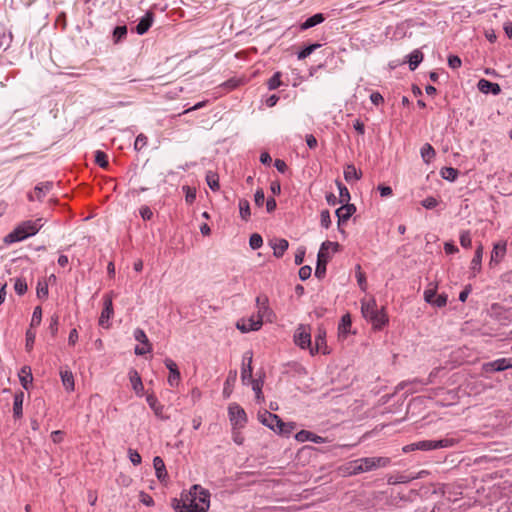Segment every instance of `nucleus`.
<instances>
[{
    "label": "nucleus",
    "mask_w": 512,
    "mask_h": 512,
    "mask_svg": "<svg viewBox=\"0 0 512 512\" xmlns=\"http://www.w3.org/2000/svg\"><path fill=\"white\" fill-rule=\"evenodd\" d=\"M134 338L136 341L140 342L141 344L145 345V348H140L139 345L135 347V354L136 355H145L147 353H150L152 351V345L145 333V331L141 328H136L134 330Z\"/></svg>",
    "instance_id": "nucleus-12"
},
{
    "label": "nucleus",
    "mask_w": 512,
    "mask_h": 512,
    "mask_svg": "<svg viewBox=\"0 0 512 512\" xmlns=\"http://www.w3.org/2000/svg\"><path fill=\"white\" fill-rule=\"evenodd\" d=\"M390 463L386 457H366L360 458L350 463L351 473L358 474L374 470L379 467H385Z\"/></svg>",
    "instance_id": "nucleus-3"
},
{
    "label": "nucleus",
    "mask_w": 512,
    "mask_h": 512,
    "mask_svg": "<svg viewBox=\"0 0 512 512\" xmlns=\"http://www.w3.org/2000/svg\"><path fill=\"white\" fill-rule=\"evenodd\" d=\"M153 466H154L157 478L160 481H164L167 478V471H166V467H165V464H164V461L162 460V458L159 456H156L153 459Z\"/></svg>",
    "instance_id": "nucleus-32"
},
{
    "label": "nucleus",
    "mask_w": 512,
    "mask_h": 512,
    "mask_svg": "<svg viewBox=\"0 0 512 512\" xmlns=\"http://www.w3.org/2000/svg\"><path fill=\"white\" fill-rule=\"evenodd\" d=\"M356 212V207L353 204H344L336 210V216L338 218V226L340 227L343 223L347 222L350 217Z\"/></svg>",
    "instance_id": "nucleus-16"
},
{
    "label": "nucleus",
    "mask_w": 512,
    "mask_h": 512,
    "mask_svg": "<svg viewBox=\"0 0 512 512\" xmlns=\"http://www.w3.org/2000/svg\"><path fill=\"white\" fill-rule=\"evenodd\" d=\"M60 377L62 384L67 392H73L75 390L74 375L69 369H61Z\"/></svg>",
    "instance_id": "nucleus-24"
},
{
    "label": "nucleus",
    "mask_w": 512,
    "mask_h": 512,
    "mask_svg": "<svg viewBox=\"0 0 512 512\" xmlns=\"http://www.w3.org/2000/svg\"><path fill=\"white\" fill-rule=\"evenodd\" d=\"M35 339H36L35 329L28 328L26 331V339H25V349L27 352H31L33 350Z\"/></svg>",
    "instance_id": "nucleus-40"
},
{
    "label": "nucleus",
    "mask_w": 512,
    "mask_h": 512,
    "mask_svg": "<svg viewBox=\"0 0 512 512\" xmlns=\"http://www.w3.org/2000/svg\"><path fill=\"white\" fill-rule=\"evenodd\" d=\"M311 327L309 325L300 324L293 334V341L299 348L308 349L311 353Z\"/></svg>",
    "instance_id": "nucleus-6"
},
{
    "label": "nucleus",
    "mask_w": 512,
    "mask_h": 512,
    "mask_svg": "<svg viewBox=\"0 0 512 512\" xmlns=\"http://www.w3.org/2000/svg\"><path fill=\"white\" fill-rule=\"evenodd\" d=\"M147 144V137L143 134H139L136 137L134 147L136 150L142 149Z\"/></svg>",
    "instance_id": "nucleus-64"
},
{
    "label": "nucleus",
    "mask_w": 512,
    "mask_h": 512,
    "mask_svg": "<svg viewBox=\"0 0 512 512\" xmlns=\"http://www.w3.org/2000/svg\"><path fill=\"white\" fill-rule=\"evenodd\" d=\"M361 175L362 173L353 164L344 167V178L347 182L357 181L361 178Z\"/></svg>",
    "instance_id": "nucleus-33"
},
{
    "label": "nucleus",
    "mask_w": 512,
    "mask_h": 512,
    "mask_svg": "<svg viewBox=\"0 0 512 512\" xmlns=\"http://www.w3.org/2000/svg\"><path fill=\"white\" fill-rule=\"evenodd\" d=\"M250 384L252 385V389L254 390V392L256 394L257 400H260V398L263 396L262 395L263 383L260 380L252 379V381H250Z\"/></svg>",
    "instance_id": "nucleus-54"
},
{
    "label": "nucleus",
    "mask_w": 512,
    "mask_h": 512,
    "mask_svg": "<svg viewBox=\"0 0 512 512\" xmlns=\"http://www.w3.org/2000/svg\"><path fill=\"white\" fill-rule=\"evenodd\" d=\"M238 206H239L240 217L242 218V220L248 221L251 216L250 204H249L248 200L240 199Z\"/></svg>",
    "instance_id": "nucleus-38"
},
{
    "label": "nucleus",
    "mask_w": 512,
    "mask_h": 512,
    "mask_svg": "<svg viewBox=\"0 0 512 512\" xmlns=\"http://www.w3.org/2000/svg\"><path fill=\"white\" fill-rule=\"evenodd\" d=\"M256 315L262 323H274L276 321V314L270 308L267 296L260 295L256 298Z\"/></svg>",
    "instance_id": "nucleus-4"
},
{
    "label": "nucleus",
    "mask_w": 512,
    "mask_h": 512,
    "mask_svg": "<svg viewBox=\"0 0 512 512\" xmlns=\"http://www.w3.org/2000/svg\"><path fill=\"white\" fill-rule=\"evenodd\" d=\"M43 225V218L23 221L6 236L5 241L8 243L21 242L31 236L36 235L43 227Z\"/></svg>",
    "instance_id": "nucleus-2"
},
{
    "label": "nucleus",
    "mask_w": 512,
    "mask_h": 512,
    "mask_svg": "<svg viewBox=\"0 0 512 512\" xmlns=\"http://www.w3.org/2000/svg\"><path fill=\"white\" fill-rule=\"evenodd\" d=\"M153 21H154V14L150 11L146 12V14L139 20V22L136 26V32L139 35L145 34L152 26Z\"/></svg>",
    "instance_id": "nucleus-22"
},
{
    "label": "nucleus",
    "mask_w": 512,
    "mask_h": 512,
    "mask_svg": "<svg viewBox=\"0 0 512 512\" xmlns=\"http://www.w3.org/2000/svg\"><path fill=\"white\" fill-rule=\"evenodd\" d=\"M181 381L180 371L169 372L167 382L171 387H177Z\"/></svg>",
    "instance_id": "nucleus-50"
},
{
    "label": "nucleus",
    "mask_w": 512,
    "mask_h": 512,
    "mask_svg": "<svg viewBox=\"0 0 512 512\" xmlns=\"http://www.w3.org/2000/svg\"><path fill=\"white\" fill-rule=\"evenodd\" d=\"M478 89L482 93H492L494 95L499 94L501 91L500 86L497 83L490 82L486 79L479 80Z\"/></svg>",
    "instance_id": "nucleus-28"
},
{
    "label": "nucleus",
    "mask_w": 512,
    "mask_h": 512,
    "mask_svg": "<svg viewBox=\"0 0 512 512\" xmlns=\"http://www.w3.org/2000/svg\"><path fill=\"white\" fill-rule=\"evenodd\" d=\"M114 315L113 299L111 294H105L103 296V309L99 317V325L103 328L110 327V319Z\"/></svg>",
    "instance_id": "nucleus-8"
},
{
    "label": "nucleus",
    "mask_w": 512,
    "mask_h": 512,
    "mask_svg": "<svg viewBox=\"0 0 512 512\" xmlns=\"http://www.w3.org/2000/svg\"><path fill=\"white\" fill-rule=\"evenodd\" d=\"M321 46L319 43H314L309 46H306L301 51L298 52L297 57L299 60H304L308 56H310L316 49Z\"/></svg>",
    "instance_id": "nucleus-43"
},
{
    "label": "nucleus",
    "mask_w": 512,
    "mask_h": 512,
    "mask_svg": "<svg viewBox=\"0 0 512 512\" xmlns=\"http://www.w3.org/2000/svg\"><path fill=\"white\" fill-rule=\"evenodd\" d=\"M228 416L232 428L243 429L247 424V414L245 410L237 403L229 404Z\"/></svg>",
    "instance_id": "nucleus-5"
},
{
    "label": "nucleus",
    "mask_w": 512,
    "mask_h": 512,
    "mask_svg": "<svg viewBox=\"0 0 512 512\" xmlns=\"http://www.w3.org/2000/svg\"><path fill=\"white\" fill-rule=\"evenodd\" d=\"M421 157L426 164H429L435 157V149L429 143L424 144L420 150Z\"/></svg>",
    "instance_id": "nucleus-36"
},
{
    "label": "nucleus",
    "mask_w": 512,
    "mask_h": 512,
    "mask_svg": "<svg viewBox=\"0 0 512 512\" xmlns=\"http://www.w3.org/2000/svg\"><path fill=\"white\" fill-rule=\"evenodd\" d=\"M483 246L479 244L475 250L474 256L470 263V271L473 277L480 273L482 269Z\"/></svg>",
    "instance_id": "nucleus-17"
},
{
    "label": "nucleus",
    "mask_w": 512,
    "mask_h": 512,
    "mask_svg": "<svg viewBox=\"0 0 512 512\" xmlns=\"http://www.w3.org/2000/svg\"><path fill=\"white\" fill-rule=\"evenodd\" d=\"M53 182H41L35 186L34 192L28 193L27 197L29 201H42L43 198L51 191Z\"/></svg>",
    "instance_id": "nucleus-14"
},
{
    "label": "nucleus",
    "mask_w": 512,
    "mask_h": 512,
    "mask_svg": "<svg viewBox=\"0 0 512 512\" xmlns=\"http://www.w3.org/2000/svg\"><path fill=\"white\" fill-rule=\"evenodd\" d=\"M324 20H325L324 15L322 13H317V14L309 17L308 19H306L303 23H301L300 30L304 31V30L310 29L318 24H321L322 22H324Z\"/></svg>",
    "instance_id": "nucleus-31"
},
{
    "label": "nucleus",
    "mask_w": 512,
    "mask_h": 512,
    "mask_svg": "<svg viewBox=\"0 0 512 512\" xmlns=\"http://www.w3.org/2000/svg\"><path fill=\"white\" fill-rule=\"evenodd\" d=\"M339 246L340 245L338 242L325 241L322 243L318 253L323 252V254L327 256V263H328L329 260L331 259L330 251L332 253L337 252L339 249Z\"/></svg>",
    "instance_id": "nucleus-35"
},
{
    "label": "nucleus",
    "mask_w": 512,
    "mask_h": 512,
    "mask_svg": "<svg viewBox=\"0 0 512 512\" xmlns=\"http://www.w3.org/2000/svg\"><path fill=\"white\" fill-rule=\"evenodd\" d=\"M146 401L158 418L168 419V416L164 415V405H162L154 395H148Z\"/></svg>",
    "instance_id": "nucleus-23"
},
{
    "label": "nucleus",
    "mask_w": 512,
    "mask_h": 512,
    "mask_svg": "<svg viewBox=\"0 0 512 512\" xmlns=\"http://www.w3.org/2000/svg\"><path fill=\"white\" fill-rule=\"evenodd\" d=\"M139 213L143 220H150L153 217L152 210L146 205L140 208Z\"/></svg>",
    "instance_id": "nucleus-63"
},
{
    "label": "nucleus",
    "mask_w": 512,
    "mask_h": 512,
    "mask_svg": "<svg viewBox=\"0 0 512 512\" xmlns=\"http://www.w3.org/2000/svg\"><path fill=\"white\" fill-rule=\"evenodd\" d=\"M337 186L339 189L340 202L347 203L350 200L349 190L341 182H338V181H337Z\"/></svg>",
    "instance_id": "nucleus-47"
},
{
    "label": "nucleus",
    "mask_w": 512,
    "mask_h": 512,
    "mask_svg": "<svg viewBox=\"0 0 512 512\" xmlns=\"http://www.w3.org/2000/svg\"><path fill=\"white\" fill-rule=\"evenodd\" d=\"M423 60V54L419 50H414L408 55V63L410 70H415Z\"/></svg>",
    "instance_id": "nucleus-37"
},
{
    "label": "nucleus",
    "mask_w": 512,
    "mask_h": 512,
    "mask_svg": "<svg viewBox=\"0 0 512 512\" xmlns=\"http://www.w3.org/2000/svg\"><path fill=\"white\" fill-rule=\"evenodd\" d=\"M263 323L257 317L256 314L251 315L250 317H243L239 319L236 323V327L242 333H248L251 331H258L261 329Z\"/></svg>",
    "instance_id": "nucleus-9"
},
{
    "label": "nucleus",
    "mask_w": 512,
    "mask_h": 512,
    "mask_svg": "<svg viewBox=\"0 0 512 512\" xmlns=\"http://www.w3.org/2000/svg\"><path fill=\"white\" fill-rule=\"evenodd\" d=\"M331 216L328 210H323L320 213V224L323 228L328 229L331 226Z\"/></svg>",
    "instance_id": "nucleus-53"
},
{
    "label": "nucleus",
    "mask_w": 512,
    "mask_h": 512,
    "mask_svg": "<svg viewBox=\"0 0 512 512\" xmlns=\"http://www.w3.org/2000/svg\"><path fill=\"white\" fill-rule=\"evenodd\" d=\"M462 61L461 59L456 55H450L448 57V65L452 69H457L461 67Z\"/></svg>",
    "instance_id": "nucleus-59"
},
{
    "label": "nucleus",
    "mask_w": 512,
    "mask_h": 512,
    "mask_svg": "<svg viewBox=\"0 0 512 512\" xmlns=\"http://www.w3.org/2000/svg\"><path fill=\"white\" fill-rule=\"evenodd\" d=\"M441 176L449 181H455L459 175V172L457 169L453 167H444L440 171Z\"/></svg>",
    "instance_id": "nucleus-41"
},
{
    "label": "nucleus",
    "mask_w": 512,
    "mask_h": 512,
    "mask_svg": "<svg viewBox=\"0 0 512 512\" xmlns=\"http://www.w3.org/2000/svg\"><path fill=\"white\" fill-rule=\"evenodd\" d=\"M457 442H458V440H456L454 438L447 437V438H444L441 440L419 441V442H417L416 447H418L419 450H422V451H429V450H436V449H440V448L453 447L454 445L457 444Z\"/></svg>",
    "instance_id": "nucleus-7"
},
{
    "label": "nucleus",
    "mask_w": 512,
    "mask_h": 512,
    "mask_svg": "<svg viewBox=\"0 0 512 512\" xmlns=\"http://www.w3.org/2000/svg\"><path fill=\"white\" fill-rule=\"evenodd\" d=\"M506 253V243L500 242L496 243L493 246V250L491 252L490 265L493 263L498 264L505 256Z\"/></svg>",
    "instance_id": "nucleus-26"
},
{
    "label": "nucleus",
    "mask_w": 512,
    "mask_h": 512,
    "mask_svg": "<svg viewBox=\"0 0 512 512\" xmlns=\"http://www.w3.org/2000/svg\"><path fill=\"white\" fill-rule=\"evenodd\" d=\"M326 265H327V256L323 254V252L318 253L317 256V266L315 269V276L318 278H322L326 274Z\"/></svg>",
    "instance_id": "nucleus-34"
},
{
    "label": "nucleus",
    "mask_w": 512,
    "mask_h": 512,
    "mask_svg": "<svg viewBox=\"0 0 512 512\" xmlns=\"http://www.w3.org/2000/svg\"><path fill=\"white\" fill-rule=\"evenodd\" d=\"M258 419L263 425L267 426L276 433L279 427H285V422H283L278 415L273 414L267 410L259 412Z\"/></svg>",
    "instance_id": "nucleus-10"
},
{
    "label": "nucleus",
    "mask_w": 512,
    "mask_h": 512,
    "mask_svg": "<svg viewBox=\"0 0 512 512\" xmlns=\"http://www.w3.org/2000/svg\"><path fill=\"white\" fill-rule=\"evenodd\" d=\"M271 245L276 258H281L289 247L288 241L283 238L275 239L271 242Z\"/></svg>",
    "instance_id": "nucleus-29"
},
{
    "label": "nucleus",
    "mask_w": 512,
    "mask_h": 512,
    "mask_svg": "<svg viewBox=\"0 0 512 512\" xmlns=\"http://www.w3.org/2000/svg\"><path fill=\"white\" fill-rule=\"evenodd\" d=\"M351 326H352L351 316L349 313H346L342 316L341 321L338 325L339 338L346 339L348 334L350 333Z\"/></svg>",
    "instance_id": "nucleus-25"
},
{
    "label": "nucleus",
    "mask_w": 512,
    "mask_h": 512,
    "mask_svg": "<svg viewBox=\"0 0 512 512\" xmlns=\"http://www.w3.org/2000/svg\"><path fill=\"white\" fill-rule=\"evenodd\" d=\"M305 253H306V250L304 247H299L295 253V264L296 265H301L304 261V257H305Z\"/></svg>",
    "instance_id": "nucleus-62"
},
{
    "label": "nucleus",
    "mask_w": 512,
    "mask_h": 512,
    "mask_svg": "<svg viewBox=\"0 0 512 512\" xmlns=\"http://www.w3.org/2000/svg\"><path fill=\"white\" fill-rule=\"evenodd\" d=\"M377 311V303L373 297L361 300V312L366 320L370 318L373 314H375Z\"/></svg>",
    "instance_id": "nucleus-20"
},
{
    "label": "nucleus",
    "mask_w": 512,
    "mask_h": 512,
    "mask_svg": "<svg viewBox=\"0 0 512 512\" xmlns=\"http://www.w3.org/2000/svg\"><path fill=\"white\" fill-rule=\"evenodd\" d=\"M95 162L102 168H107L109 165L106 153L100 150L95 153Z\"/></svg>",
    "instance_id": "nucleus-46"
},
{
    "label": "nucleus",
    "mask_w": 512,
    "mask_h": 512,
    "mask_svg": "<svg viewBox=\"0 0 512 512\" xmlns=\"http://www.w3.org/2000/svg\"><path fill=\"white\" fill-rule=\"evenodd\" d=\"M282 84L281 82V73L280 72H276L269 80H268V88L269 90H275L277 89L280 85Z\"/></svg>",
    "instance_id": "nucleus-49"
},
{
    "label": "nucleus",
    "mask_w": 512,
    "mask_h": 512,
    "mask_svg": "<svg viewBox=\"0 0 512 512\" xmlns=\"http://www.w3.org/2000/svg\"><path fill=\"white\" fill-rule=\"evenodd\" d=\"M249 245L252 249H259L263 245V239L261 235L254 233L250 236Z\"/></svg>",
    "instance_id": "nucleus-51"
},
{
    "label": "nucleus",
    "mask_w": 512,
    "mask_h": 512,
    "mask_svg": "<svg viewBox=\"0 0 512 512\" xmlns=\"http://www.w3.org/2000/svg\"><path fill=\"white\" fill-rule=\"evenodd\" d=\"M422 206L425 207L426 209H434L435 207L438 206L439 204V201L438 199H436L435 197H427L425 198L422 202H421Z\"/></svg>",
    "instance_id": "nucleus-55"
},
{
    "label": "nucleus",
    "mask_w": 512,
    "mask_h": 512,
    "mask_svg": "<svg viewBox=\"0 0 512 512\" xmlns=\"http://www.w3.org/2000/svg\"><path fill=\"white\" fill-rule=\"evenodd\" d=\"M129 380L135 393L141 396L144 390V386L142 379L136 370L132 369L129 371Z\"/></svg>",
    "instance_id": "nucleus-27"
},
{
    "label": "nucleus",
    "mask_w": 512,
    "mask_h": 512,
    "mask_svg": "<svg viewBox=\"0 0 512 512\" xmlns=\"http://www.w3.org/2000/svg\"><path fill=\"white\" fill-rule=\"evenodd\" d=\"M460 244L463 248H470L472 245V238L469 231H462L460 234Z\"/></svg>",
    "instance_id": "nucleus-52"
},
{
    "label": "nucleus",
    "mask_w": 512,
    "mask_h": 512,
    "mask_svg": "<svg viewBox=\"0 0 512 512\" xmlns=\"http://www.w3.org/2000/svg\"><path fill=\"white\" fill-rule=\"evenodd\" d=\"M182 191L185 194V202L188 205H192L196 200V188L188 185L182 186Z\"/></svg>",
    "instance_id": "nucleus-39"
},
{
    "label": "nucleus",
    "mask_w": 512,
    "mask_h": 512,
    "mask_svg": "<svg viewBox=\"0 0 512 512\" xmlns=\"http://www.w3.org/2000/svg\"><path fill=\"white\" fill-rule=\"evenodd\" d=\"M512 368V360L500 358L491 362L484 363L482 369L484 372H499Z\"/></svg>",
    "instance_id": "nucleus-13"
},
{
    "label": "nucleus",
    "mask_w": 512,
    "mask_h": 512,
    "mask_svg": "<svg viewBox=\"0 0 512 512\" xmlns=\"http://www.w3.org/2000/svg\"><path fill=\"white\" fill-rule=\"evenodd\" d=\"M375 330H381L388 323V316L385 309L382 308L367 319Z\"/></svg>",
    "instance_id": "nucleus-18"
},
{
    "label": "nucleus",
    "mask_w": 512,
    "mask_h": 512,
    "mask_svg": "<svg viewBox=\"0 0 512 512\" xmlns=\"http://www.w3.org/2000/svg\"><path fill=\"white\" fill-rule=\"evenodd\" d=\"M41 321H42V309L40 306H37L34 308L29 328L35 329L36 327H38L41 324Z\"/></svg>",
    "instance_id": "nucleus-44"
},
{
    "label": "nucleus",
    "mask_w": 512,
    "mask_h": 512,
    "mask_svg": "<svg viewBox=\"0 0 512 512\" xmlns=\"http://www.w3.org/2000/svg\"><path fill=\"white\" fill-rule=\"evenodd\" d=\"M318 353H329L326 342V330L323 327L318 328L314 344L311 343V355L314 356Z\"/></svg>",
    "instance_id": "nucleus-11"
},
{
    "label": "nucleus",
    "mask_w": 512,
    "mask_h": 512,
    "mask_svg": "<svg viewBox=\"0 0 512 512\" xmlns=\"http://www.w3.org/2000/svg\"><path fill=\"white\" fill-rule=\"evenodd\" d=\"M356 279H357V283H358V285H359L360 289H361L362 291H366V290H367L366 275H365V273L361 270L360 265H358V266H357Z\"/></svg>",
    "instance_id": "nucleus-45"
},
{
    "label": "nucleus",
    "mask_w": 512,
    "mask_h": 512,
    "mask_svg": "<svg viewBox=\"0 0 512 512\" xmlns=\"http://www.w3.org/2000/svg\"><path fill=\"white\" fill-rule=\"evenodd\" d=\"M14 289L17 294L22 295L27 290V284L25 283V281L17 279L14 285Z\"/></svg>",
    "instance_id": "nucleus-60"
},
{
    "label": "nucleus",
    "mask_w": 512,
    "mask_h": 512,
    "mask_svg": "<svg viewBox=\"0 0 512 512\" xmlns=\"http://www.w3.org/2000/svg\"><path fill=\"white\" fill-rule=\"evenodd\" d=\"M254 201L256 206L261 207L265 202V194L263 189H257L254 195Z\"/></svg>",
    "instance_id": "nucleus-58"
},
{
    "label": "nucleus",
    "mask_w": 512,
    "mask_h": 512,
    "mask_svg": "<svg viewBox=\"0 0 512 512\" xmlns=\"http://www.w3.org/2000/svg\"><path fill=\"white\" fill-rule=\"evenodd\" d=\"M23 401L24 393L22 391L16 392L13 402V416L15 418H21L23 415Z\"/></svg>",
    "instance_id": "nucleus-30"
},
{
    "label": "nucleus",
    "mask_w": 512,
    "mask_h": 512,
    "mask_svg": "<svg viewBox=\"0 0 512 512\" xmlns=\"http://www.w3.org/2000/svg\"><path fill=\"white\" fill-rule=\"evenodd\" d=\"M436 291H437L436 286H434L433 288H428L424 291V299L427 303H430V304L432 303V301L437 296Z\"/></svg>",
    "instance_id": "nucleus-56"
},
{
    "label": "nucleus",
    "mask_w": 512,
    "mask_h": 512,
    "mask_svg": "<svg viewBox=\"0 0 512 512\" xmlns=\"http://www.w3.org/2000/svg\"><path fill=\"white\" fill-rule=\"evenodd\" d=\"M252 353L247 352L243 356L242 362V370H241V380L244 385H249L250 381H252Z\"/></svg>",
    "instance_id": "nucleus-15"
},
{
    "label": "nucleus",
    "mask_w": 512,
    "mask_h": 512,
    "mask_svg": "<svg viewBox=\"0 0 512 512\" xmlns=\"http://www.w3.org/2000/svg\"><path fill=\"white\" fill-rule=\"evenodd\" d=\"M19 381L25 390H29L32 386L33 375L30 366H23L18 373Z\"/></svg>",
    "instance_id": "nucleus-21"
},
{
    "label": "nucleus",
    "mask_w": 512,
    "mask_h": 512,
    "mask_svg": "<svg viewBox=\"0 0 512 512\" xmlns=\"http://www.w3.org/2000/svg\"><path fill=\"white\" fill-rule=\"evenodd\" d=\"M127 35L126 26H117L113 31V38L115 42H119L124 39Z\"/></svg>",
    "instance_id": "nucleus-48"
},
{
    "label": "nucleus",
    "mask_w": 512,
    "mask_h": 512,
    "mask_svg": "<svg viewBox=\"0 0 512 512\" xmlns=\"http://www.w3.org/2000/svg\"><path fill=\"white\" fill-rule=\"evenodd\" d=\"M311 273H312V268L310 266H308V265L302 266L299 269V278L302 281H305L310 278Z\"/></svg>",
    "instance_id": "nucleus-57"
},
{
    "label": "nucleus",
    "mask_w": 512,
    "mask_h": 512,
    "mask_svg": "<svg viewBox=\"0 0 512 512\" xmlns=\"http://www.w3.org/2000/svg\"><path fill=\"white\" fill-rule=\"evenodd\" d=\"M206 182L211 190L217 191L220 188L218 175L214 172H208L206 175Z\"/></svg>",
    "instance_id": "nucleus-42"
},
{
    "label": "nucleus",
    "mask_w": 512,
    "mask_h": 512,
    "mask_svg": "<svg viewBox=\"0 0 512 512\" xmlns=\"http://www.w3.org/2000/svg\"><path fill=\"white\" fill-rule=\"evenodd\" d=\"M210 492L199 484L181 493L180 499L172 500V507L177 512H208L210 508Z\"/></svg>",
    "instance_id": "nucleus-1"
},
{
    "label": "nucleus",
    "mask_w": 512,
    "mask_h": 512,
    "mask_svg": "<svg viewBox=\"0 0 512 512\" xmlns=\"http://www.w3.org/2000/svg\"><path fill=\"white\" fill-rule=\"evenodd\" d=\"M295 439L298 442H306L311 441L317 444L325 443L327 442L326 438H323L319 435L314 434L313 432H310L308 430H301L295 435Z\"/></svg>",
    "instance_id": "nucleus-19"
},
{
    "label": "nucleus",
    "mask_w": 512,
    "mask_h": 512,
    "mask_svg": "<svg viewBox=\"0 0 512 512\" xmlns=\"http://www.w3.org/2000/svg\"><path fill=\"white\" fill-rule=\"evenodd\" d=\"M295 429V423L288 422L285 423V427H279L277 433L281 435H289Z\"/></svg>",
    "instance_id": "nucleus-61"
}]
</instances>
